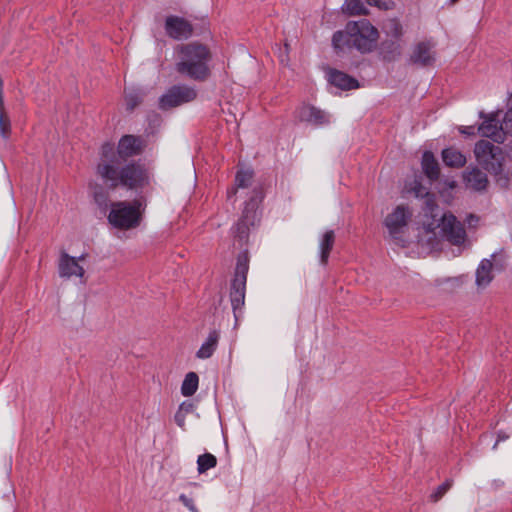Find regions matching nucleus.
<instances>
[{"label":"nucleus","mask_w":512,"mask_h":512,"mask_svg":"<svg viewBox=\"0 0 512 512\" xmlns=\"http://www.w3.org/2000/svg\"><path fill=\"white\" fill-rule=\"evenodd\" d=\"M143 150V140L134 135H124L118 143L117 152L111 143L101 147V157L96 167L97 175L110 189L119 187L127 190H140L149 185L148 169L140 162H130L122 165L121 158L140 154Z\"/></svg>","instance_id":"1"},{"label":"nucleus","mask_w":512,"mask_h":512,"mask_svg":"<svg viewBox=\"0 0 512 512\" xmlns=\"http://www.w3.org/2000/svg\"><path fill=\"white\" fill-rule=\"evenodd\" d=\"M175 70L194 81L204 82L211 76L212 52L208 46L194 41L178 45Z\"/></svg>","instance_id":"2"},{"label":"nucleus","mask_w":512,"mask_h":512,"mask_svg":"<svg viewBox=\"0 0 512 512\" xmlns=\"http://www.w3.org/2000/svg\"><path fill=\"white\" fill-rule=\"evenodd\" d=\"M379 33L367 19L349 21L345 29L334 33L332 43L335 49L355 48L369 53L376 47Z\"/></svg>","instance_id":"3"},{"label":"nucleus","mask_w":512,"mask_h":512,"mask_svg":"<svg viewBox=\"0 0 512 512\" xmlns=\"http://www.w3.org/2000/svg\"><path fill=\"white\" fill-rule=\"evenodd\" d=\"M263 199L264 191L262 187H255L252 197L245 204L241 218L235 225L233 245L239 250L238 256H247L246 246L250 229L256 227L260 222V215L257 210Z\"/></svg>","instance_id":"4"},{"label":"nucleus","mask_w":512,"mask_h":512,"mask_svg":"<svg viewBox=\"0 0 512 512\" xmlns=\"http://www.w3.org/2000/svg\"><path fill=\"white\" fill-rule=\"evenodd\" d=\"M474 156L480 166L495 176L501 187L508 186L510 177L504 171L505 154L501 147L482 139L474 146Z\"/></svg>","instance_id":"5"},{"label":"nucleus","mask_w":512,"mask_h":512,"mask_svg":"<svg viewBox=\"0 0 512 512\" xmlns=\"http://www.w3.org/2000/svg\"><path fill=\"white\" fill-rule=\"evenodd\" d=\"M144 209L139 199L131 202L116 201L111 203L108 221L113 227L121 230L134 229L140 225Z\"/></svg>","instance_id":"6"},{"label":"nucleus","mask_w":512,"mask_h":512,"mask_svg":"<svg viewBox=\"0 0 512 512\" xmlns=\"http://www.w3.org/2000/svg\"><path fill=\"white\" fill-rule=\"evenodd\" d=\"M248 270V258H239L230 292L231 305L236 321L235 325H237L239 320L238 311L242 309L245 303L246 279Z\"/></svg>","instance_id":"7"},{"label":"nucleus","mask_w":512,"mask_h":512,"mask_svg":"<svg viewBox=\"0 0 512 512\" xmlns=\"http://www.w3.org/2000/svg\"><path fill=\"white\" fill-rule=\"evenodd\" d=\"M197 97L194 87L179 84L170 87L159 99V108L169 110L183 104L192 102Z\"/></svg>","instance_id":"8"},{"label":"nucleus","mask_w":512,"mask_h":512,"mask_svg":"<svg viewBox=\"0 0 512 512\" xmlns=\"http://www.w3.org/2000/svg\"><path fill=\"white\" fill-rule=\"evenodd\" d=\"M441 231L450 244L463 248L469 245L463 224L453 214L445 213L441 217Z\"/></svg>","instance_id":"9"},{"label":"nucleus","mask_w":512,"mask_h":512,"mask_svg":"<svg viewBox=\"0 0 512 512\" xmlns=\"http://www.w3.org/2000/svg\"><path fill=\"white\" fill-rule=\"evenodd\" d=\"M479 117L483 120L478 127V132L482 137L490 138L496 143H503L504 137V120L500 122V112L479 113Z\"/></svg>","instance_id":"10"},{"label":"nucleus","mask_w":512,"mask_h":512,"mask_svg":"<svg viewBox=\"0 0 512 512\" xmlns=\"http://www.w3.org/2000/svg\"><path fill=\"white\" fill-rule=\"evenodd\" d=\"M412 212L404 205H398L390 214L385 218L384 224L388 229L390 236L399 240L404 233L408 222L410 221Z\"/></svg>","instance_id":"11"},{"label":"nucleus","mask_w":512,"mask_h":512,"mask_svg":"<svg viewBox=\"0 0 512 512\" xmlns=\"http://www.w3.org/2000/svg\"><path fill=\"white\" fill-rule=\"evenodd\" d=\"M295 117L313 126H324L330 123V115L313 105L302 104L295 110Z\"/></svg>","instance_id":"12"},{"label":"nucleus","mask_w":512,"mask_h":512,"mask_svg":"<svg viewBox=\"0 0 512 512\" xmlns=\"http://www.w3.org/2000/svg\"><path fill=\"white\" fill-rule=\"evenodd\" d=\"M412 64L429 67L436 61L435 43L432 41H422L415 45L409 57Z\"/></svg>","instance_id":"13"},{"label":"nucleus","mask_w":512,"mask_h":512,"mask_svg":"<svg viewBox=\"0 0 512 512\" xmlns=\"http://www.w3.org/2000/svg\"><path fill=\"white\" fill-rule=\"evenodd\" d=\"M166 34L175 40L189 38L193 33V27L189 21L179 16H168L165 21Z\"/></svg>","instance_id":"14"},{"label":"nucleus","mask_w":512,"mask_h":512,"mask_svg":"<svg viewBox=\"0 0 512 512\" xmlns=\"http://www.w3.org/2000/svg\"><path fill=\"white\" fill-rule=\"evenodd\" d=\"M498 258H483L476 269V285L478 288L487 287L493 280L495 273L501 270Z\"/></svg>","instance_id":"15"},{"label":"nucleus","mask_w":512,"mask_h":512,"mask_svg":"<svg viewBox=\"0 0 512 512\" xmlns=\"http://www.w3.org/2000/svg\"><path fill=\"white\" fill-rule=\"evenodd\" d=\"M86 258H60L58 269L62 278H79L84 275V261Z\"/></svg>","instance_id":"16"},{"label":"nucleus","mask_w":512,"mask_h":512,"mask_svg":"<svg viewBox=\"0 0 512 512\" xmlns=\"http://www.w3.org/2000/svg\"><path fill=\"white\" fill-rule=\"evenodd\" d=\"M463 179L466 186L475 191H484L489 184L486 173L476 166L468 167L463 173Z\"/></svg>","instance_id":"17"},{"label":"nucleus","mask_w":512,"mask_h":512,"mask_svg":"<svg viewBox=\"0 0 512 512\" xmlns=\"http://www.w3.org/2000/svg\"><path fill=\"white\" fill-rule=\"evenodd\" d=\"M328 81L342 89V90H350V89H355V88H358L359 87V84H358V81L349 76L348 74L342 72V71H339V70H335V69H331L328 73Z\"/></svg>","instance_id":"18"},{"label":"nucleus","mask_w":512,"mask_h":512,"mask_svg":"<svg viewBox=\"0 0 512 512\" xmlns=\"http://www.w3.org/2000/svg\"><path fill=\"white\" fill-rule=\"evenodd\" d=\"M219 338L220 334L217 330L210 331L206 340L196 352V357L202 360L210 358L218 346Z\"/></svg>","instance_id":"19"},{"label":"nucleus","mask_w":512,"mask_h":512,"mask_svg":"<svg viewBox=\"0 0 512 512\" xmlns=\"http://www.w3.org/2000/svg\"><path fill=\"white\" fill-rule=\"evenodd\" d=\"M441 156L444 164L451 168H461L467 162L466 156L455 147L443 149Z\"/></svg>","instance_id":"20"},{"label":"nucleus","mask_w":512,"mask_h":512,"mask_svg":"<svg viewBox=\"0 0 512 512\" xmlns=\"http://www.w3.org/2000/svg\"><path fill=\"white\" fill-rule=\"evenodd\" d=\"M422 169L424 174L430 180H437L440 176V168L438 161L434 154L430 151H425L422 156Z\"/></svg>","instance_id":"21"},{"label":"nucleus","mask_w":512,"mask_h":512,"mask_svg":"<svg viewBox=\"0 0 512 512\" xmlns=\"http://www.w3.org/2000/svg\"><path fill=\"white\" fill-rule=\"evenodd\" d=\"M381 54L386 61H395L402 54V46L398 40L384 41L381 45Z\"/></svg>","instance_id":"22"},{"label":"nucleus","mask_w":512,"mask_h":512,"mask_svg":"<svg viewBox=\"0 0 512 512\" xmlns=\"http://www.w3.org/2000/svg\"><path fill=\"white\" fill-rule=\"evenodd\" d=\"M198 384L199 377L195 372H189L188 374H186L181 385L182 395L185 397H190L193 394H195V392L198 389Z\"/></svg>","instance_id":"23"},{"label":"nucleus","mask_w":512,"mask_h":512,"mask_svg":"<svg viewBox=\"0 0 512 512\" xmlns=\"http://www.w3.org/2000/svg\"><path fill=\"white\" fill-rule=\"evenodd\" d=\"M216 464V457L210 453H205L200 455L197 459V471L199 474H203L207 470L214 468Z\"/></svg>","instance_id":"24"},{"label":"nucleus","mask_w":512,"mask_h":512,"mask_svg":"<svg viewBox=\"0 0 512 512\" xmlns=\"http://www.w3.org/2000/svg\"><path fill=\"white\" fill-rule=\"evenodd\" d=\"M343 10L349 15H366L368 13L361 0H345Z\"/></svg>","instance_id":"25"},{"label":"nucleus","mask_w":512,"mask_h":512,"mask_svg":"<svg viewBox=\"0 0 512 512\" xmlns=\"http://www.w3.org/2000/svg\"><path fill=\"white\" fill-rule=\"evenodd\" d=\"M335 242V233L333 230L326 231L320 241V256H328Z\"/></svg>","instance_id":"26"},{"label":"nucleus","mask_w":512,"mask_h":512,"mask_svg":"<svg viewBox=\"0 0 512 512\" xmlns=\"http://www.w3.org/2000/svg\"><path fill=\"white\" fill-rule=\"evenodd\" d=\"M384 30L387 35L394 37L396 40L403 34L402 25L397 19H389L384 24Z\"/></svg>","instance_id":"27"},{"label":"nucleus","mask_w":512,"mask_h":512,"mask_svg":"<svg viewBox=\"0 0 512 512\" xmlns=\"http://www.w3.org/2000/svg\"><path fill=\"white\" fill-rule=\"evenodd\" d=\"M253 180V172L251 170H239L235 177L237 188H247Z\"/></svg>","instance_id":"28"},{"label":"nucleus","mask_w":512,"mask_h":512,"mask_svg":"<svg viewBox=\"0 0 512 512\" xmlns=\"http://www.w3.org/2000/svg\"><path fill=\"white\" fill-rule=\"evenodd\" d=\"M124 100L127 110L132 111L141 103L142 97L138 92L131 91L125 93Z\"/></svg>","instance_id":"29"},{"label":"nucleus","mask_w":512,"mask_h":512,"mask_svg":"<svg viewBox=\"0 0 512 512\" xmlns=\"http://www.w3.org/2000/svg\"><path fill=\"white\" fill-rule=\"evenodd\" d=\"M10 119L3 111V103H0V134L3 138L10 135Z\"/></svg>","instance_id":"30"},{"label":"nucleus","mask_w":512,"mask_h":512,"mask_svg":"<svg viewBox=\"0 0 512 512\" xmlns=\"http://www.w3.org/2000/svg\"><path fill=\"white\" fill-rule=\"evenodd\" d=\"M367 4L371 6H376L380 9L389 10L394 7V2L392 0H365Z\"/></svg>","instance_id":"31"},{"label":"nucleus","mask_w":512,"mask_h":512,"mask_svg":"<svg viewBox=\"0 0 512 512\" xmlns=\"http://www.w3.org/2000/svg\"><path fill=\"white\" fill-rule=\"evenodd\" d=\"M504 120V137L512 135V108L508 109L503 117Z\"/></svg>","instance_id":"32"},{"label":"nucleus","mask_w":512,"mask_h":512,"mask_svg":"<svg viewBox=\"0 0 512 512\" xmlns=\"http://www.w3.org/2000/svg\"><path fill=\"white\" fill-rule=\"evenodd\" d=\"M179 501L190 511V512H199L197 506L194 503V500L188 497L185 494L179 495Z\"/></svg>","instance_id":"33"},{"label":"nucleus","mask_w":512,"mask_h":512,"mask_svg":"<svg viewBox=\"0 0 512 512\" xmlns=\"http://www.w3.org/2000/svg\"><path fill=\"white\" fill-rule=\"evenodd\" d=\"M185 419H186V414H185V412H183V411H181L180 409H178V411L175 413L174 420H175L176 424H177L181 429H184V428H185Z\"/></svg>","instance_id":"34"},{"label":"nucleus","mask_w":512,"mask_h":512,"mask_svg":"<svg viewBox=\"0 0 512 512\" xmlns=\"http://www.w3.org/2000/svg\"><path fill=\"white\" fill-rule=\"evenodd\" d=\"M451 487L450 482H446L438 487L436 493L433 495L434 500L437 501L442 495Z\"/></svg>","instance_id":"35"},{"label":"nucleus","mask_w":512,"mask_h":512,"mask_svg":"<svg viewBox=\"0 0 512 512\" xmlns=\"http://www.w3.org/2000/svg\"><path fill=\"white\" fill-rule=\"evenodd\" d=\"M425 204H426L427 212H429L431 214L433 213L434 209L437 207L435 200L429 193H427V195H426Z\"/></svg>","instance_id":"36"},{"label":"nucleus","mask_w":512,"mask_h":512,"mask_svg":"<svg viewBox=\"0 0 512 512\" xmlns=\"http://www.w3.org/2000/svg\"><path fill=\"white\" fill-rule=\"evenodd\" d=\"M479 217L474 215V214H469L466 219H465V223L468 225V227L470 228H475L477 227L478 223H479Z\"/></svg>","instance_id":"37"},{"label":"nucleus","mask_w":512,"mask_h":512,"mask_svg":"<svg viewBox=\"0 0 512 512\" xmlns=\"http://www.w3.org/2000/svg\"><path fill=\"white\" fill-rule=\"evenodd\" d=\"M193 404L190 403V402H183L180 406H179V409L183 412H185V414L187 415L188 413L192 412L193 411Z\"/></svg>","instance_id":"38"},{"label":"nucleus","mask_w":512,"mask_h":512,"mask_svg":"<svg viewBox=\"0 0 512 512\" xmlns=\"http://www.w3.org/2000/svg\"><path fill=\"white\" fill-rule=\"evenodd\" d=\"M460 132L462 134H466V135H473L474 134V128L472 126L462 127L460 129Z\"/></svg>","instance_id":"39"},{"label":"nucleus","mask_w":512,"mask_h":512,"mask_svg":"<svg viewBox=\"0 0 512 512\" xmlns=\"http://www.w3.org/2000/svg\"><path fill=\"white\" fill-rule=\"evenodd\" d=\"M427 232H433L436 227L440 226V224H435L434 222L424 224Z\"/></svg>","instance_id":"40"},{"label":"nucleus","mask_w":512,"mask_h":512,"mask_svg":"<svg viewBox=\"0 0 512 512\" xmlns=\"http://www.w3.org/2000/svg\"><path fill=\"white\" fill-rule=\"evenodd\" d=\"M95 200H96V202H97V203H99V204H100V203H101V201H105V198H104V196H103V195H98V194H96V195H95Z\"/></svg>","instance_id":"41"},{"label":"nucleus","mask_w":512,"mask_h":512,"mask_svg":"<svg viewBox=\"0 0 512 512\" xmlns=\"http://www.w3.org/2000/svg\"><path fill=\"white\" fill-rule=\"evenodd\" d=\"M505 438H506V437H503V438L499 437V439L497 440V442L493 445V449H495V448H496V446H497V444H498V442H499L500 440H504Z\"/></svg>","instance_id":"42"},{"label":"nucleus","mask_w":512,"mask_h":512,"mask_svg":"<svg viewBox=\"0 0 512 512\" xmlns=\"http://www.w3.org/2000/svg\"><path fill=\"white\" fill-rule=\"evenodd\" d=\"M61 256L68 257L69 255L67 253H63Z\"/></svg>","instance_id":"43"}]
</instances>
